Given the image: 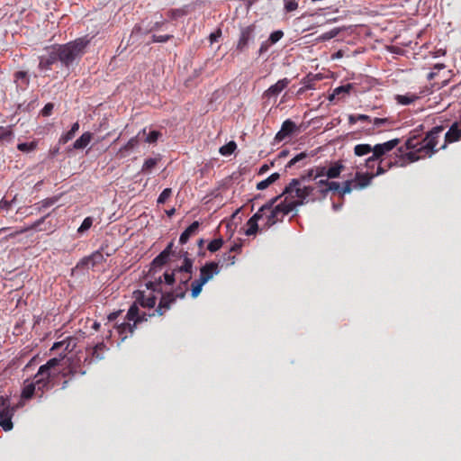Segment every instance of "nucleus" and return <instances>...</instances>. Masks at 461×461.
I'll return each instance as SVG.
<instances>
[{
  "label": "nucleus",
  "instance_id": "obj_1",
  "mask_svg": "<svg viewBox=\"0 0 461 461\" xmlns=\"http://www.w3.org/2000/svg\"><path fill=\"white\" fill-rule=\"evenodd\" d=\"M443 131V126H435L421 140L418 135L409 137L405 142V149L410 151L402 156L400 165L404 166L434 154L437 151L435 147L438 144V139Z\"/></svg>",
  "mask_w": 461,
  "mask_h": 461
},
{
  "label": "nucleus",
  "instance_id": "obj_2",
  "mask_svg": "<svg viewBox=\"0 0 461 461\" xmlns=\"http://www.w3.org/2000/svg\"><path fill=\"white\" fill-rule=\"evenodd\" d=\"M304 180L305 177L292 179L280 194L281 196L285 195L284 201H287V205L292 206V210L306 203L319 200L316 187L304 185L303 184Z\"/></svg>",
  "mask_w": 461,
  "mask_h": 461
},
{
  "label": "nucleus",
  "instance_id": "obj_3",
  "mask_svg": "<svg viewBox=\"0 0 461 461\" xmlns=\"http://www.w3.org/2000/svg\"><path fill=\"white\" fill-rule=\"evenodd\" d=\"M92 38L86 35L66 44L55 45L61 66L68 68L76 60L79 59L85 54Z\"/></svg>",
  "mask_w": 461,
  "mask_h": 461
},
{
  "label": "nucleus",
  "instance_id": "obj_4",
  "mask_svg": "<svg viewBox=\"0 0 461 461\" xmlns=\"http://www.w3.org/2000/svg\"><path fill=\"white\" fill-rule=\"evenodd\" d=\"M65 357L66 353L61 354L59 357L50 358L46 364L40 366L33 377V381L38 384V391H41V393L38 394L39 397H42L44 391L51 387V381L58 375V367Z\"/></svg>",
  "mask_w": 461,
  "mask_h": 461
},
{
  "label": "nucleus",
  "instance_id": "obj_5",
  "mask_svg": "<svg viewBox=\"0 0 461 461\" xmlns=\"http://www.w3.org/2000/svg\"><path fill=\"white\" fill-rule=\"evenodd\" d=\"M280 198L281 195H277L267 202L272 203L270 208L267 209L266 213L264 214L266 219L263 225L264 229H268L276 223L282 221L285 216L293 211L292 206L287 205V201H282L278 204L275 205Z\"/></svg>",
  "mask_w": 461,
  "mask_h": 461
},
{
  "label": "nucleus",
  "instance_id": "obj_6",
  "mask_svg": "<svg viewBox=\"0 0 461 461\" xmlns=\"http://www.w3.org/2000/svg\"><path fill=\"white\" fill-rule=\"evenodd\" d=\"M188 288V284H179L178 286L171 292L162 294L158 307L152 314L149 317L158 314V316L164 315V313L170 309L171 305L175 303L177 298L183 299L185 296Z\"/></svg>",
  "mask_w": 461,
  "mask_h": 461
},
{
  "label": "nucleus",
  "instance_id": "obj_7",
  "mask_svg": "<svg viewBox=\"0 0 461 461\" xmlns=\"http://www.w3.org/2000/svg\"><path fill=\"white\" fill-rule=\"evenodd\" d=\"M170 257L171 256L168 255L167 252L161 251L152 260L148 276L153 280H150L146 284L148 289L161 292V285L163 281L161 280V276L157 277L155 275L158 269H160L163 266L169 262Z\"/></svg>",
  "mask_w": 461,
  "mask_h": 461
},
{
  "label": "nucleus",
  "instance_id": "obj_8",
  "mask_svg": "<svg viewBox=\"0 0 461 461\" xmlns=\"http://www.w3.org/2000/svg\"><path fill=\"white\" fill-rule=\"evenodd\" d=\"M15 412V407L10 403L8 397L0 396V427L5 431H10L14 428L12 421Z\"/></svg>",
  "mask_w": 461,
  "mask_h": 461
},
{
  "label": "nucleus",
  "instance_id": "obj_9",
  "mask_svg": "<svg viewBox=\"0 0 461 461\" xmlns=\"http://www.w3.org/2000/svg\"><path fill=\"white\" fill-rule=\"evenodd\" d=\"M187 251L180 250L177 257L183 258V263L181 266L175 267L176 273H185V278H180L181 284H188L192 279L194 259L190 258Z\"/></svg>",
  "mask_w": 461,
  "mask_h": 461
},
{
  "label": "nucleus",
  "instance_id": "obj_10",
  "mask_svg": "<svg viewBox=\"0 0 461 461\" xmlns=\"http://www.w3.org/2000/svg\"><path fill=\"white\" fill-rule=\"evenodd\" d=\"M46 52L39 58V68L41 70H50L52 65L59 61L55 45L47 48Z\"/></svg>",
  "mask_w": 461,
  "mask_h": 461
},
{
  "label": "nucleus",
  "instance_id": "obj_11",
  "mask_svg": "<svg viewBox=\"0 0 461 461\" xmlns=\"http://www.w3.org/2000/svg\"><path fill=\"white\" fill-rule=\"evenodd\" d=\"M272 203H267L263 204L258 211L249 219L247 225L248 230H246V235L251 236L255 235L258 230V221L264 218V214L266 213V210L269 209Z\"/></svg>",
  "mask_w": 461,
  "mask_h": 461
},
{
  "label": "nucleus",
  "instance_id": "obj_12",
  "mask_svg": "<svg viewBox=\"0 0 461 461\" xmlns=\"http://www.w3.org/2000/svg\"><path fill=\"white\" fill-rule=\"evenodd\" d=\"M108 350L107 346L104 342L97 343L93 348H87V356L85 358V362L89 365L93 362H96L104 358V353Z\"/></svg>",
  "mask_w": 461,
  "mask_h": 461
},
{
  "label": "nucleus",
  "instance_id": "obj_13",
  "mask_svg": "<svg viewBox=\"0 0 461 461\" xmlns=\"http://www.w3.org/2000/svg\"><path fill=\"white\" fill-rule=\"evenodd\" d=\"M149 290H150V292L148 294H146L145 291H136L134 293L136 303L140 304V306H142L144 308H153L155 306L156 301H157V298L153 294V293L157 292V293L162 294V291L158 292V291H153L152 289H149Z\"/></svg>",
  "mask_w": 461,
  "mask_h": 461
},
{
  "label": "nucleus",
  "instance_id": "obj_14",
  "mask_svg": "<svg viewBox=\"0 0 461 461\" xmlns=\"http://www.w3.org/2000/svg\"><path fill=\"white\" fill-rule=\"evenodd\" d=\"M255 29L256 27L254 24L249 25L241 29L240 39L237 43L238 50L243 51L245 49H247L249 43L254 40Z\"/></svg>",
  "mask_w": 461,
  "mask_h": 461
},
{
  "label": "nucleus",
  "instance_id": "obj_15",
  "mask_svg": "<svg viewBox=\"0 0 461 461\" xmlns=\"http://www.w3.org/2000/svg\"><path fill=\"white\" fill-rule=\"evenodd\" d=\"M220 273L219 263L215 261H210L205 263L200 268V276L199 279L204 282L205 284L209 282L212 277Z\"/></svg>",
  "mask_w": 461,
  "mask_h": 461
},
{
  "label": "nucleus",
  "instance_id": "obj_16",
  "mask_svg": "<svg viewBox=\"0 0 461 461\" xmlns=\"http://www.w3.org/2000/svg\"><path fill=\"white\" fill-rule=\"evenodd\" d=\"M146 134V129H143L141 131H140L137 136L131 138L128 142L122 146L117 152V157L119 158H123L129 156V154L136 148L138 147L140 141L139 139L140 135Z\"/></svg>",
  "mask_w": 461,
  "mask_h": 461
},
{
  "label": "nucleus",
  "instance_id": "obj_17",
  "mask_svg": "<svg viewBox=\"0 0 461 461\" xmlns=\"http://www.w3.org/2000/svg\"><path fill=\"white\" fill-rule=\"evenodd\" d=\"M86 370L81 367V361L78 357H71L68 359L67 368L64 370L63 376H76L77 375H84Z\"/></svg>",
  "mask_w": 461,
  "mask_h": 461
},
{
  "label": "nucleus",
  "instance_id": "obj_18",
  "mask_svg": "<svg viewBox=\"0 0 461 461\" xmlns=\"http://www.w3.org/2000/svg\"><path fill=\"white\" fill-rule=\"evenodd\" d=\"M314 155L315 153H308L305 151L301 152L288 161V163L285 165V168H292L294 167L301 168L306 166L310 162L311 158H312Z\"/></svg>",
  "mask_w": 461,
  "mask_h": 461
},
{
  "label": "nucleus",
  "instance_id": "obj_19",
  "mask_svg": "<svg viewBox=\"0 0 461 461\" xmlns=\"http://www.w3.org/2000/svg\"><path fill=\"white\" fill-rule=\"evenodd\" d=\"M400 143L399 139H393L374 146V157L383 158L389 151L393 150Z\"/></svg>",
  "mask_w": 461,
  "mask_h": 461
},
{
  "label": "nucleus",
  "instance_id": "obj_20",
  "mask_svg": "<svg viewBox=\"0 0 461 461\" xmlns=\"http://www.w3.org/2000/svg\"><path fill=\"white\" fill-rule=\"evenodd\" d=\"M296 130L295 123L290 119L285 120L279 131L275 136V141L281 142L286 137L291 136Z\"/></svg>",
  "mask_w": 461,
  "mask_h": 461
},
{
  "label": "nucleus",
  "instance_id": "obj_21",
  "mask_svg": "<svg viewBox=\"0 0 461 461\" xmlns=\"http://www.w3.org/2000/svg\"><path fill=\"white\" fill-rule=\"evenodd\" d=\"M461 140V129H459L458 123L455 122L451 125L449 130L445 134L444 144L440 149H446L447 144L458 141Z\"/></svg>",
  "mask_w": 461,
  "mask_h": 461
},
{
  "label": "nucleus",
  "instance_id": "obj_22",
  "mask_svg": "<svg viewBox=\"0 0 461 461\" xmlns=\"http://www.w3.org/2000/svg\"><path fill=\"white\" fill-rule=\"evenodd\" d=\"M374 175L371 173H362L357 171L355 177L352 179V181H354L355 189L361 190L366 188L371 184Z\"/></svg>",
  "mask_w": 461,
  "mask_h": 461
},
{
  "label": "nucleus",
  "instance_id": "obj_23",
  "mask_svg": "<svg viewBox=\"0 0 461 461\" xmlns=\"http://www.w3.org/2000/svg\"><path fill=\"white\" fill-rule=\"evenodd\" d=\"M104 260V257L103 253L99 250L95 251L88 257L83 258L78 263L77 267H95V266L101 264Z\"/></svg>",
  "mask_w": 461,
  "mask_h": 461
},
{
  "label": "nucleus",
  "instance_id": "obj_24",
  "mask_svg": "<svg viewBox=\"0 0 461 461\" xmlns=\"http://www.w3.org/2000/svg\"><path fill=\"white\" fill-rule=\"evenodd\" d=\"M289 84V80L287 78H283L278 80L275 85L271 86L267 90H266L263 94L265 98H272L276 97Z\"/></svg>",
  "mask_w": 461,
  "mask_h": 461
},
{
  "label": "nucleus",
  "instance_id": "obj_25",
  "mask_svg": "<svg viewBox=\"0 0 461 461\" xmlns=\"http://www.w3.org/2000/svg\"><path fill=\"white\" fill-rule=\"evenodd\" d=\"M352 87L353 86L351 84H347V85L336 87L333 90L332 94L329 96V100L334 101L335 99L339 100V99L344 98L347 95L349 94Z\"/></svg>",
  "mask_w": 461,
  "mask_h": 461
},
{
  "label": "nucleus",
  "instance_id": "obj_26",
  "mask_svg": "<svg viewBox=\"0 0 461 461\" xmlns=\"http://www.w3.org/2000/svg\"><path fill=\"white\" fill-rule=\"evenodd\" d=\"M199 225L200 223L197 221H194L193 223H191L180 235L179 242L181 244H185L190 237L197 232Z\"/></svg>",
  "mask_w": 461,
  "mask_h": 461
},
{
  "label": "nucleus",
  "instance_id": "obj_27",
  "mask_svg": "<svg viewBox=\"0 0 461 461\" xmlns=\"http://www.w3.org/2000/svg\"><path fill=\"white\" fill-rule=\"evenodd\" d=\"M344 168L345 166L343 165L342 161H335L331 163L330 167L327 169L326 176L330 179L337 178L339 176Z\"/></svg>",
  "mask_w": 461,
  "mask_h": 461
},
{
  "label": "nucleus",
  "instance_id": "obj_28",
  "mask_svg": "<svg viewBox=\"0 0 461 461\" xmlns=\"http://www.w3.org/2000/svg\"><path fill=\"white\" fill-rule=\"evenodd\" d=\"M40 391H38V384L35 381H32L31 383L25 384L21 397L24 400L32 399V396L36 393L38 394Z\"/></svg>",
  "mask_w": 461,
  "mask_h": 461
},
{
  "label": "nucleus",
  "instance_id": "obj_29",
  "mask_svg": "<svg viewBox=\"0 0 461 461\" xmlns=\"http://www.w3.org/2000/svg\"><path fill=\"white\" fill-rule=\"evenodd\" d=\"M136 326L134 323H131V321H128V322L123 321L121 324H118L116 326V330L120 336L122 337V339H125L127 338V334H132L136 329Z\"/></svg>",
  "mask_w": 461,
  "mask_h": 461
},
{
  "label": "nucleus",
  "instance_id": "obj_30",
  "mask_svg": "<svg viewBox=\"0 0 461 461\" xmlns=\"http://www.w3.org/2000/svg\"><path fill=\"white\" fill-rule=\"evenodd\" d=\"M340 185L338 182L330 181L328 187H324L322 189H316V194L320 199H323L327 196L330 191H337L339 194Z\"/></svg>",
  "mask_w": 461,
  "mask_h": 461
},
{
  "label": "nucleus",
  "instance_id": "obj_31",
  "mask_svg": "<svg viewBox=\"0 0 461 461\" xmlns=\"http://www.w3.org/2000/svg\"><path fill=\"white\" fill-rule=\"evenodd\" d=\"M92 140V133L89 131L84 132L73 144L76 149H85Z\"/></svg>",
  "mask_w": 461,
  "mask_h": 461
},
{
  "label": "nucleus",
  "instance_id": "obj_32",
  "mask_svg": "<svg viewBox=\"0 0 461 461\" xmlns=\"http://www.w3.org/2000/svg\"><path fill=\"white\" fill-rule=\"evenodd\" d=\"M14 82L16 83L17 86L24 89L29 86L30 79H29L27 72L17 71L14 73Z\"/></svg>",
  "mask_w": 461,
  "mask_h": 461
},
{
  "label": "nucleus",
  "instance_id": "obj_33",
  "mask_svg": "<svg viewBox=\"0 0 461 461\" xmlns=\"http://www.w3.org/2000/svg\"><path fill=\"white\" fill-rule=\"evenodd\" d=\"M136 302L130 307V309L127 312L126 319L129 321H133L135 325L141 322V319L139 318L140 310L137 305Z\"/></svg>",
  "mask_w": 461,
  "mask_h": 461
},
{
  "label": "nucleus",
  "instance_id": "obj_34",
  "mask_svg": "<svg viewBox=\"0 0 461 461\" xmlns=\"http://www.w3.org/2000/svg\"><path fill=\"white\" fill-rule=\"evenodd\" d=\"M370 153H374V147H372L370 144L363 143L357 144L354 147V154L357 157L366 156Z\"/></svg>",
  "mask_w": 461,
  "mask_h": 461
},
{
  "label": "nucleus",
  "instance_id": "obj_35",
  "mask_svg": "<svg viewBox=\"0 0 461 461\" xmlns=\"http://www.w3.org/2000/svg\"><path fill=\"white\" fill-rule=\"evenodd\" d=\"M50 214H47L46 216L44 217H41V219L37 220L36 221H34L32 224H31L30 226H27L25 228H22L20 230H15L14 233H11L9 234V237L11 238H14L15 237L16 235H19V234H23L28 230H35L37 229L41 224H42L45 221V219L49 216Z\"/></svg>",
  "mask_w": 461,
  "mask_h": 461
},
{
  "label": "nucleus",
  "instance_id": "obj_36",
  "mask_svg": "<svg viewBox=\"0 0 461 461\" xmlns=\"http://www.w3.org/2000/svg\"><path fill=\"white\" fill-rule=\"evenodd\" d=\"M419 96L415 94L408 93L406 95H397L395 96V100L399 104L402 105H409L412 103H414Z\"/></svg>",
  "mask_w": 461,
  "mask_h": 461
},
{
  "label": "nucleus",
  "instance_id": "obj_37",
  "mask_svg": "<svg viewBox=\"0 0 461 461\" xmlns=\"http://www.w3.org/2000/svg\"><path fill=\"white\" fill-rule=\"evenodd\" d=\"M378 161L379 164L376 172L371 173L372 175H374V177L384 174L388 168L392 167L393 165H396L398 163L397 161H395L394 163L392 161L384 162V159L383 158H380Z\"/></svg>",
  "mask_w": 461,
  "mask_h": 461
},
{
  "label": "nucleus",
  "instance_id": "obj_38",
  "mask_svg": "<svg viewBox=\"0 0 461 461\" xmlns=\"http://www.w3.org/2000/svg\"><path fill=\"white\" fill-rule=\"evenodd\" d=\"M14 138V131L12 130V126H1L0 127V141L2 142H10Z\"/></svg>",
  "mask_w": 461,
  "mask_h": 461
},
{
  "label": "nucleus",
  "instance_id": "obj_39",
  "mask_svg": "<svg viewBox=\"0 0 461 461\" xmlns=\"http://www.w3.org/2000/svg\"><path fill=\"white\" fill-rule=\"evenodd\" d=\"M205 285L202 280L195 279L191 284V295L193 298H196L202 292L203 286Z\"/></svg>",
  "mask_w": 461,
  "mask_h": 461
},
{
  "label": "nucleus",
  "instance_id": "obj_40",
  "mask_svg": "<svg viewBox=\"0 0 461 461\" xmlns=\"http://www.w3.org/2000/svg\"><path fill=\"white\" fill-rule=\"evenodd\" d=\"M160 158H147L142 166L141 171L143 173H149L158 163Z\"/></svg>",
  "mask_w": 461,
  "mask_h": 461
},
{
  "label": "nucleus",
  "instance_id": "obj_41",
  "mask_svg": "<svg viewBox=\"0 0 461 461\" xmlns=\"http://www.w3.org/2000/svg\"><path fill=\"white\" fill-rule=\"evenodd\" d=\"M236 149L237 144L235 141H230L227 144L221 146L219 151L222 156H230L235 151Z\"/></svg>",
  "mask_w": 461,
  "mask_h": 461
},
{
  "label": "nucleus",
  "instance_id": "obj_42",
  "mask_svg": "<svg viewBox=\"0 0 461 461\" xmlns=\"http://www.w3.org/2000/svg\"><path fill=\"white\" fill-rule=\"evenodd\" d=\"M59 201L58 196L49 197L46 198L41 202H39L36 205L39 206V211H41L42 209L49 208L55 204Z\"/></svg>",
  "mask_w": 461,
  "mask_h": 461
},
{
  "label": "nucleus",
  "instance_id": "obj_43",
  "mask_svg": "<svg viewBox=\"0 0 461 461\" xmlns=\"http://www.w3.org/2000/svg\"><path fill=\"white\" fill-rule=\"evenodd\" d=\"M222 245H223L222 238L214 239L211 242H209V244L207 245V249L210 252L214 253V252L218 251L222 247Z\"/></svg>",
  "mask_w": 461,
  "mask_h": 461
},
{
  "label": "nucleus",
  "instance_id": "obj_44",
  "mask_svg": "<svg viewBox=\"0 0 461 461\" xmlns=\"http://www.w3.org/2000/svg\"><path fill=\"white\" fill-rule=\"evenodd\" d=\"M354 189V181L352 179L347 180L343 183L342 187H340L339 195L344 196L346 194H350Z\"/></svg>",
  "mask_w": 461,
  "mask_h": 461
},
{
  "label": "nucleus",
  "instance_id": "obj_45",
  "mask_svg": "<svg viewBox=\"0 0 461 461\" xmlns=\"http://www.w3.org/2000/svg\"><path fill=\"white\" fill-rule=\"evenodd\" d=\"M177 275L176 271H175V268L169 273L168 271H166L163 273L161 277H164L165 284L168 285H172L176 281V276Z\"/></svg>",
  "mask_w": 461,
  "mask_h": 461
},
{
  "label": "nucleus",
  "instance_id": "obj_46",
  "mask_svg": "<svg viewBox=\"0 0 461 461\" xmlns=\"http://www.w3.org/2000/svg\"><path fill=\"white\" fill-rule=\"evenodd\" d=\"M92 225H93V218L92 217H86V218L84 219L82 224L77 229V232L82 234L85 231H86L87 230H89Z\"/></svg>",
  "mask_w": 461,
  "mask_h": 461
},
{
  "label": "nucleus",
  "instance_id": "obj_47",
  "mask_svg": "<svg viewBox=\"0 0 461 461\" xmlns=\"http://www.w3.org/2000/svg\"><path fill=\"white\" fill-rule=\"evenodd\" d=\"M36 148L35 142H23L17 145V149L22 152H30Z\"/></svg>",
  "mask_w": 461,
  "mask_h": 461
},
{
  "label": "nucleus",
  "instance_id": "obj_48",
  "mask_svg": "<svg viewBox=\"0 0 461 461\" xmlns=\"http://www.w3.org/2000/svg\"><path fill=\"white\" fill-rule=\"evenodd\" d=\"M339 32V29H332L331 31L330 32H327L323 34H321V36H319L318 40L320 41H329L334 37H336Z\"/></svg>",
  "mask_w": 461,
  "mask_h": 461
},
{
  "label": "nucleus",
  "instance_id": "obj_49",
  "mask_svg": "<svg viewBox=\"0 0 461 461\" xmlns=\"http://www.w3.org/2000/svg\"><path fill=\"white\" fill-rule=\"evenodd\" d=\"M283 36H284L283 31H281V30L275 31L269 35L267 41H268V42H270L273 45V44H276L277 41H279L283 38Z\"/></svg>",
  "mask_w": 461,
  "mask_h": 461
},
{
  "label": "nucleus",
  "instance_id": "obj_50",
  "mask_svg": "<svg viewBox=\"0 0 461 461\" xmlns=\"http://www.w3.org/2000/svg\"><path fill=\"white\" fill-rule=\"evenodd\" d=\"M161 136V132L158 131H151L149 132L147 137L145 138V142L147 143H155L158 139Z\"/></svg>",
  "mask_w": 461,
  "mask_h": 461
},
{
  "label": "nucleus",
  "instance_id": "obj_51",
  "mask_svg": "<svg viewBox=\"0 0 461 461\" xmlns=\"http://www.w3.org/2000/svg\"><path fill=\"white\" fill-rule=\"evenodd\" d=\"M172 194V189L171 188H165L161 194H159L158 198V203H165L167 200L171 196Z\"/></svg>",
  "mask_w": 461,
  "mask_h": 461
},
{
  "label": "nucleus",
  "instance_id": "obj_52",
  "mask_svg": "<svg viewBox=\"0 0 461 461\" xmlns=\"http://www.w3.org/2000/svg\"><path fill=\"white\" fill-rule=\"evenodd\" d=\"M285 10L288 13L295 11L298 8L296 0H284Z\"/></svg>",
  "mask_w": 461,
  "mask_h": 461
},
{
  "label": "nucleus",
  "instance_id": "obj_53",
  "mask_svg": "<svg viewBox=\"0 0 461 461\" xmlns=\"http://www.w3.org/2000/svg\"><path fill=\"white\" fill-rule=\"evenodd\" d=\"M70 342H71L70 340H62V341L55 342L53 344V346L51 347L50 350L54 351L62 347H65V351L69 350Z\"/></svg>",
  "mask_w": 461,
  "mask_h": 461
},
{
  "label": "nucleus",
  "instance_id": "obj_54",
  "mask_svg": "<svg viewBox=\"0 0 461 461\" xmlns=\"http://www.w3.org/2000/svg\"><path fill=\"white\" fill-rule=\"evenodd\" d=\"M379 158L374 157V153L365 160L364 166L367 169H374L375 163L379 160Z\"/></svg>",
  "mask_w": 461,
  "mask_h": 461
},
{
  "label": "nucleus",
  "instance_id": "obj_55",
  "mask_svg": "<svg viewBox=\"0 0 461 461\" xmlns=\"http://www.w3.org/2000/svg\"><path fill=\"white\" fill-rule=\"evenodd\" d=\"M76 134H74L70 130L67 131L66 133L62 134L61 137L59 140V144H66L69 140H71Z\"/></svg>",
  "mask_w": 461,
  "mask_h": 461
},
{
  "label": "nucleus",
  "instance_id": "obj_56",
  "mask_svg": "<svg viewBox=\"0 0 461 461\" xmlns=\"http://www.w3.org/2000/svg\"><path fill=\"white\" fill-rule=\"evenodd\" d=\"M174 36L172 34H167V35H153L152 36V41L153 42H167V41L171 40Z\"/></svg>",
  "mask_w": 461,
  "mask_h": 461
},
{
  "label": "nucleus",
  "instance_id": "obj_57",
  "mask_svg": "<svg viewBox=\"0 0 461 461\" xmlns=\"http://www.w3.org/2000/svg\"><path fill=\"white\" fill-rule=\"evenodd\" d=\"M375 127L380 128L381 126L389 123V119L387 118H375L371 122Z\"/></svg>",
  "mask_w": 461,
  "mask_h": 461
},
{
  "label": "nucleus",
  "instance_id": "obj_58",
  "mask_svg": "<svg viewBox=\"0 0 461 461\" xmlns=\"http://www.w3.org/2000/svg\"><path fill=\"white\" fill-rule=\"evenodd\" d=\"M273 183L271 182V180L267 177L260 182H258L257 184V189L258 190H264L266 188H267L270 185H272Z\"/></svg>",
  "mask_w": 461,
  "mask_h": 461
},
{
  "label": "nucleus",
  "instance_id": "obj_59",
  "mask_svg": "<svg viewBox=\"0 0 461 461\" xmlns=\"http://www.w3.org/2000/svg\"><path fill=\"white\" fill-rule=\"evenodd\" d=\"M53 104L51 103H48L45 104V106L43 107V109L41 110V113L43 116H49L51 114V112L53 110Z\"/></svg>",
  "mask_w": 461,
  "mask_h": 461
},
{
  "label": "nucleus",
  "instance_id": "obj_60",
  "mask_svg": "<svg viewBox=\"0 0 461 461\" xmlns=\"http://www.w3.org/2000/svg\"><path fill=\"white\" fill-rule=\"evenodd\" d=\"M271 45H272V44H271L270 42H268V41H267H267H263V42L261 43V45H260L259 50H258V54H259V55H262V54L266 53V52L268 50V49H269V47H270Z\"/></svg>",
  "mask_w": 461,
  "mask_h": 461
},
{
  "label": "nucleus",
  "instance_id": "obj_61",
  "mask_svg": "<svg viewBox=\"0 0 461 461\" xmlns=\"http://www.w3.org/2000/svg\"><path fill=\"white\" fill-rule=\"evenodd\" d=\"M173 247H174V242L171 241L167 244V246L162 250L164 252H167L168 255L172 256V257H177L178 253L176 254L174 250H173Z\"/></svg>",
  "mask_w": 461,
  "mask_h": 461
},
{
  "label": "nucleus",
  "instance_id": "obj_62",
  "mask_svg": "<svg viewBox=\"0 0 461 461\" xmlns=\"http://www.w3.org/2000/svg\"><path fill=\"white\" fill-rule=\"evenodd\" d=\"M222 259L224 262H227L229 266H232L235 264V256H231L230 253H226L223 255Z\"/></svg>",
  "mask_w": 461,
  "mask_h": 461
},
{
  "label": "nucleus",
  "instance_id": "obj_63",
  "mask_svg": "<svg viewBox=\"0 0 461 461\" xmlns=\"http://www.w3.org/2000/svg\"><path fill=\"white\" fill-rule=\"evenodd\" d=\"M327 169L325 167H318L316 168V174L314 176V179L320 176H326Z\"/></svg>",
  "mask_w": 461,
  "mask_h": 461
},
{
  "label": "nucleus",
  "instance_id": "obj_64",
  "mask_svg": "<svg viewBox=\"0 0 461 461\" xmlns=\"http://www.w3.org/2000/svg\"><path fill=\"white\" fill-rule=\"evenodd\" d=\"M241 248H242L241 243H234L230 249V252L240 253L241 251Z\"/></svg>",
  "mask_w": 461,
  "mask_h": 461
}]
</instances>
